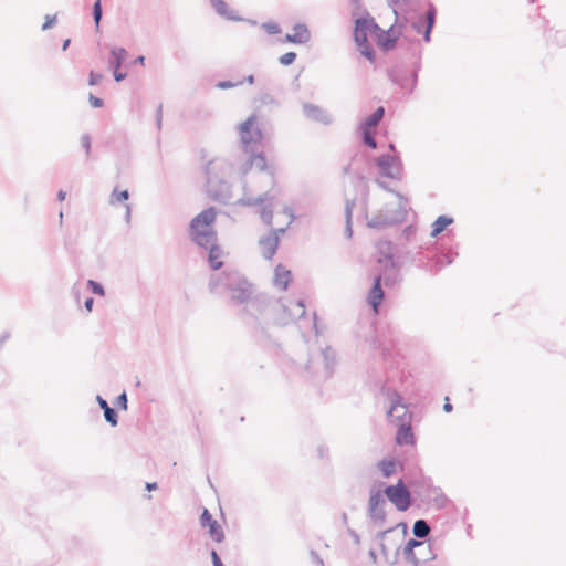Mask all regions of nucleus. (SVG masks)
<instances>
[{
	"instance_id": "nucleus-1",
	"label": "nucleus",
	"mask_w": 566,
	"mask_h": 566,
	"mask_svg": "<svg viewBox=\"0 0 566 566\" xmlns=\"http://www.w3.org/2000/svg\"><path fill=\"white\" fill-rule=\"evenodd\" d=\"M234 166L223 158H216L206 165V186L209 196L219 202L227 203L231 199V186L227 178Z\"/></svg>"
},
{
	"instance_id": "nucleus-2",
	"label": "nucleus",
	"mask_w": 566,
	"mask_h": 566,
	"mask_svg": "<svg viewBox=\"0 0 566 566\" xmlns=\"http://www.w3.org/2000/svg\"><path fill=\"white\" fill-rule=\"evenodd\" d=\"M216 214V209L209 207L198 213L189 226V233L192 241L208 251L213 247H219L217 244V232L212 228Z\"/></svg>"
},
{
	"instance_id": "nucleus-3",
	"label": "nucleus",
	"mask_w": 566,
	"mask_h": 566,
	"mask_svg": "<svg viewBox=\"0 0 566 566\" xmlns=\"http://www.w3.org/2000/svg\"><path fill=\"white\" fill-rule=\"evenodd\" d=\"M209 289L213 293H219L221 289L228 290L231 293V301L237 304L247 305V302L252 298L251 284L238 272L222 273L212 277Z\"/></svg>"
},
{
	"instance_id": "nucleus-4",
	"label": "nucleus",
	"mask_w": 566,
	"mask_h": 566,
	"mask_svg": "<svg viewBox=\"0 0 566 566\" xmlns=\"http://www.w3.org/2000/svg\"><path fill=\"white\" fill-rule=\"evenodd\" d=\"M412 493L423 503H432L436 507L442 509L447 503V496L442 490L432 485L430 478L422 476L409 482Z\"/></svg>"
},
{
	"instance_id": "nucleus-5",
	"label": "nucleus",
	"mask_w": 566,
	"mask_h": 566,
	"mask_svg": "<svg viewBox=\"0 0 566 566\" xmlns=\"http://www.w3.org/2000/svg\"><path fill=\"white\" fill-rule=\"evenodd\" d=\"M240 142L245 153L259 150L263 139L262 130L255 126V116L248 117L239 126Z\"/></svg>"
},
{
	"instance_id": "nucleus-6",
	"label": "nucleus",
	"mask_w": 566,
	"mask_h": 566,
	"mask_svg": "<svg viewBox=\"0 0 566 566\" xmlns=\"http://www.w3.org/2000/svg\"><path fill=\"white\" fill-rule=\"evenodd\" d=\"M384 493L398 511L405 512L411 506V491L401 479L396 485H388Z\"/></svg>"
},
{
	"instance_id": "nucleus-7",
	"label": "nucleus",
	"mask_w": 566,
	"mask_h": 566,
	"mask_svg": "<svg viewBox=\"0 0 566 566\" xmlns=\"http://www.w3.org/2000/svg\"><path fill=\"white\" fill-rule=\"evenodd\" d=\"M376 166L379 168V174L382 177L391 179H400L402 171V164L398 156L382 154L376 159Z\"/></svg>"
},
{
	"instance_id": "nucleus-8",
	"label": "nucleus",
	"mask_w": 566,
	"mask_h": 566,
	"mask_svg": "<svg viewBox=\"0 0 566 566\" xmlns=\"http://www.w3.org/2000/svg\"><path fill=\"white\" fill-rule=\"evenodd\" d=\"M273 306L274 304L265 295H258L247 302L243 311L255 322H259L260 317L268 322V314Z\"/></svg>"
},
{
	"instance_id": "nucleus-9",
	"label": "nucleus",
	"mask_w": 566,
	"mask_h": 566,
	"mask_svg": "<svg viewBox=\"0 0 566 566\" xmlns=\"http://www.w3.org/2000/svg\"><path fill=\"white\" fill-rule=\"evenodd\" d=\"M386 500L380 491L370 493L368 501V515L371 522L377 527H382L386 523Z\"/></svg>"
},
{
	"instance_id": "nucleus-10",
	"label": "nucleus",
	"mask_w": 566,
	"mask_h": 566,
	"mask_svg": "<svg viewBox=\"0 0 566 566\" xmlns=\"http://www.w3.org/2000/svg\"><path fill=\"white\" fill-rule=\"evenodd\" d=\"M405 209H399L394 212H378L374 214L367 222V226L371 229L381 230L384 228L401 223L405 220Z\"/></svg>"
},
{
	"instance_id": "nucleus-11",
	"label": "nucleus",
	"mask_w": 566,
	"mask_h": 566,
	"mask_svg": "<svg viewBox=\"0 0 566 566\" xmlns=\"http://www.w3.org/2000/svg\"><path fill=\"white\" fill-rule=\"evenodd\" d=\"M381 28L376 23L371 17H361L356 19L354 29V40L359 39L360 43H365L368 39V33L377 34Z\"/></svg>"
},
{
	"instance_id": "nucleus-12",
	"label": "nucleus",
	"mask_w": 566,
	"mask_h": 566,
	"mask_svg": "<svg viewBox=\"0 0 566 566\" xmlns=\"http://www.w3.org/2000/svg\"><path fill=\"white\" fill-rule=\"evenodd\" d=\"M403 413L397 416V424L399 426L396 434V443L398 446L415 444V436L409 421L406 419L408 415L407 407L401 408Z\"/></svg>"
},
{
	"instance_id": "nucleus-13",
	"label": "nucleus",
	"mask_w": 566,
	"mask_h": 566,
	"mask_svg": "<svg viewBox=\"0 0 566 566\" xmlns=\"http://www.w3.org/2000/svg\"><path fill=\"white\" fill-rule=\"evenodd\" d=\"M200 524L202 527H209L210 537L217 542L221 543L224 539V532L220 524L212 517L211 513L208 509H203L200 515Z\"/></svg>"
},
{
	"instance_id": "nucleus-14",
	"label": "nucleus",
	"mask_w": 566,
	"mask_h": 566,
	"mask_svg": "<svg viewBox=\"0 0 566 566\" xmlns=\"http://www.w3.org/2000/svg\"><path fill=\"white\" fill-rule=\"evenodd\" d=\"M304 116L313 122L329 125L332 123V118L328 113L318 105L312 103H303L302 105Z\"/></svg>"
},
{
	"instance_id": "nucleus-15",
	"label": "nucleus",
	"mask_w": 566,
	"mask_h": 566,
	"mask_svg": "<svg viewBox=\"0 0 566 566\" xmlns=\"http://www.w3.org/2000/svg\"><path fill=\"white\" fill-rule=\"evenodd\" d=\"M384 297L385 293L381 287V276L377 275L374 277V282L367 297L368 304L376 314L378 313V308Z\"/></svg>"
},
{
	"instance_id": "nucleus-16",
	"label": "nucleus",
	"mask_w": 566,
	"mask_h": 566,
	"mask_svg": "<svg viewBox=\"0 0 566 566\" xmlns=\"http://www.w3.org/2000/svg\"><path fill=\"white\" fill-rule=\"evenodd\" d=\"M293 31L294 33L285 35V42L305 44L311 40V32L305 23H296Z\"/></svg>"
},
{
	"instance_id": "nucleus-17",
	"label": "nucleus",
	"mask_w": 566,
	"mask_h": 566,
	"mask_svg": "<svg viewBox=\"0 0 566 566\" xmlns=\"http://www.w3.org/2000/svg\"><path fill=\"white\" fill-rule=\"evenodd\" d=\"M259 244L262 249V256L265 260H271L279 248V237L269 233L268 235L260 238Z\"/></svg>"
},
{
	"instance_id": "nucleus-18",
	"label": "nucleus",
	"mask_w": 566,
	"mask_h": 566,
	"mask_svg": "<svg viewBox=\"0 0 566 566\" xmlns=\"http://www.w3.org/2000/svg\"><path fill=\"white\" fill-rule=\"evenodd\" d=\"M387 395L390 400V408L387 411V417L391 422H397V416L398 415L401 416L403 413L401 408L406 407V406L401 403L402 397L400 396V394L398 391L389 390Z\"/></svg>"
},
{
	"instance_id": "nucleus-19",
	"label": "nucleus",
	"mask_w": 566,
	"mask_h": 566,
	"mask_svg": "<svg viewBox=\"0 0 566 566\" xmlns=\"http://www.w3.org/2000/svg\"><path fill=\"white\" fill-rule=\"evenodd\" d=\"M252 160H253V167H255L260 172L265 174V176L269 178L270 182H274V171L272 168L268 166L266 158L263 155V153H259V150L254 153H250Z\"/></svg>"
},
{
	"instance_id": "nucleus-20",
	"label": "nucleus",
	"mask_w": 566,
	"mask_h": 566,
	"mask_svg": "<svg viewBox=\"0 0 566 566\" xmlns=\"http://www.w3.org/2000/svg\"><path fill=\"white\" fill-rule=\"evenodd\" d=\"M211 7L214 11L221 15L222 18L230 21H242L243 19L239 17L233 10L228 8V4L223 0H210Z\"/></svg>"
},
{
	"instance_id": "nucleus-21",
	"label": "nucleus",
	"mask_w": 566,
	"mask_h": 566,
	"mask_svg": "<svg viewBox=\"0 0 566 566\" xmlns=\"http://www.w3.org/2000/svg\"><path fill=\"white\" fill-rule=\"evenodd\" d=\"M291 271L286 270L282 264H279L274 270L273 283L280 290L285 291L291 281Z\"/></svg>"
},
{
	"instance_id": "nucleus-22",
	"label": "nucleus",
	"mask_w": 566,
	"mask_h": 566,
	"mask_svg": "<svg viewBox=\"0 0 566 566\" xmlns=\"http://www.w3.org/2000/svg\"><path fill=\"white\" fill-rule=\"evenodd\" d=\"M385 116V107L379 106L375 109L374 113H371L369 116H367L359 125V128L365 129H374L376 128L379 123L382 120Z\"/></svg>"
},
{
	"instance_id": "nucleus-23",
	"label": "nucleus",
	"mask_w": 566,
	"mask_h": 566,
	"mask_svg": "<svg viewBox=\"0 0 566 566\" xmlns=\"http://www.w3.org/2000/svg\"><path fill=\"white\" fill-rule=\"evenodd\" d=\"M436 15H437V10H436L434 6L432 3H430V6L424 14V19H423L426 21L424 31H423V40L426 42H430V40H431V32H432V29L436 23Z\"/></svg>"
},
{
	"instance_id": "nucleus-24",
	"label": "nucleus",
	"mask_w": 566,
	"mask_h": 566,
	"mask_svg": "<svg viewBox=\"0 0 566 566\" xmlns=\"http://www.w3.org/2000/svg\"><path fill=\"white\" fill-rule=\"evenodd\" d=\"M273 200V196H270V193L266 191L256 198L251 197H242L238 200V205L244 206V207H254V206H261L265 202H269Z\"/></svg>"
},
{
	"instance_id": "nucleus-25",
	"label": "nucleus",
	"mask_w": 566,
	"mask_h": 566,
	"mask_svg": "<svg viewBox=\"0 0 566 566\" xmlns=\"http://www.w3.org/2000/svg\"><path fill=\"white\" fill-rule=\"evenodd\" d=\"M128 52L124 48H113L111 50L109 66L112 69H119L126 60Z\"/></svg>"
},
{
	"instance_id": "nucleus-26",
	"label": "nucleus",
	"mask_w": 566,
	"mask_h": 566,
	"mask_svg": "<svg viewBox=\"0 0 566 566\" xmlns=\"http://www.w3.org/2000/svg\"><path fill=\"white\" fill-rule=\"evenodd\" d=\"M453 218L448 216H439L432 223L431 237H438L448 226L453 223Z\"/></svg>"
},
{
	"instance_id": "nucleus-27",
	"label": "nucleus",
	"mask_w": 566,
	"mask_h": 566,
	"mask_svg": "<svg viewBox=\"0 0 566 566\" xmlns=\"http://www.w3.org/2000/svg\"><path fill=\"white\" fill-rule=\"evenodd\" d=\"M388 77L394 84L399 85L401 88L407 87L408 77L405 71L391 69L388 71Z\"/></svg>"
},
{
	"instance_id": "nucleus-28",
	"label": "nucleus",
	"mask_w": 566,
	"mask_h": 566,
	"mask_svg": "<svg viewBox=\"0 0 566 566\" xmlns=\"http://www.w3.org/2000/svg\"><path fill=\"white\" fill-rule=\"evenodd\" d=\"M355 206L354 200H346L345 203V219H346V226H345V235L346 238H352L353 235V228H352V218H353V209Z\"/></svg>"
},
{
	"instance_id": "nucleus-29",
	"label": "nucleus",
	"mask_w": 566,
	"mask_h": 566,
	"mask_svg": "<svg viewBox=\"0 0 566 566\" xmlns=\"http://www.w3.org/2000/svg\"><path fill=\"white\" fill-rule=\"evenodd\" d=\"M412 533L417 538H426L430 534V525L426 520H417L412 526Z\"/></svg>"
},
{
	"instance_id": "nucleus-30",
	"label": "nucleus",
	"mask_w": 566,
	"mask_h": 566,
	"mask_svg": "<svg viewBox=\"0 0 566 566\" xmlns=\"http://www.w3.org/2000/svg\"><path fill=\"white\" fill-rule=\"evenodd\" d=\"M397 43V38L390 36L388 32H385L382 29L378 33V45L384 51H389L395 48Z\"/></svg>"
},
{
	"instance_id": "nucleus-31",
	"label": "nucleus",
	"mask_w": 566,
	"mask_h": 566,
	"mask_svg": "<svg viewBox=\"0 0 566 566\" xmlns=\"http://www.w3.org/2000/svg\"><path fill=\"white\" fill-rule=\"evenodd\" d=\"M355 43L358 46L361 55H364L369 61L375 60V50L373 45L369 43L368 39H366L365 43H360L359 39H355Z\"/></svg>"
},
{
	"instance_id": "nucleus-32",
	"label": "nucleus",
	"mask_w": 566,
	"mask_h": 566,
	"mask_svg": "<svg viewBox=\"0 0 566 566\" xmlns=\"http://www.w3.org/2000/svg\"><path fill=\"white\" fill-rule=\"evenodd\" d=\"M378 468L385 478L391 476L396 471V461L384 459L378 462Z\"/></svg>"
},
{
	"instance_id": "nucleus-33",
	"label": "nucleus",
	"mask_w": 566,
	"mask_h": 566,
	"mask_svg": "<svg viewBox=\"0 0 566 566\" xmlns=\"http://www.w3.org/2000/svg\"><path fill=\"white\" fill-rule=\"evenodd\" d=\"M260 217H261V220L269 227L272 226V222H273V209H272V205L271 203H263L261 205V210H260Z\"/></svg>"
},
{
	"instance_id": "nucleus-34",
	"label": "nucleus",
	"mask_w": 566,
	"mask_h": 566,
	"mask_svg": "<svg viewBox=\"0 0 566 566\" xmlns=\"http://www.w3.org/2000/svg\"><path fill=\"white\" fill-rule=\"evenodd\" d=\"M220 254L221 250L219 247H213L210 249L208 260L212 270H219L222 266L223 263L218 261Z\"/></svg>"
},
{
	"instance_id": "nucleus-35",
	"label": "nucleus",
	"mask_w": 566,
	"mask_h": 566,
	"mask_svg": "<svg viewBox=\"0 0 566 566\" xmlns=\"http://www.w3.org/2000/svg\"><path fill=\"white\" fill-rule=\"evenodd\" d=\"M361 134V140L365 146L375 149L377 148V142L374 137L371 129L359 128Z\"/></svg>"
},
{
	"instance_id": "nucleus-36",
	"label": "nucleus",
	"mask_w": 566,
	"mask_h": 566,
	"mask_svg": "<svg viewBox=\"0 0 566 566\" xmlns=\"http://www.w3.org/2000/svg\"><path fill=\"white\" fill-rule=\"evenodd\" d=\"M92 15L95 23L96 31L99 30V23L103 17L102 1L96 0L92 8Z\"/></svg>"
},
{
	"instance_id": "nucleus-37",
	"label": "nucleus",
	"mask_w": 566,
	"mask_h": 566,
	"mask_svg": "<svg viewBox=\"0 0 566 566\" xmlns=\"http://www.w3.org/2000/svg\"><path fill=\"white\" fill-rule=\"evenodd\" d=\"M129 198V192L127 189L125 190H118L117 188H114V190L111 193L109 197V203L114 205L115 202H122L126 201Z\"/></svg>"
},
{
	"instance_id": "nucleus-38",
	"label": "nucleus",
	"mask_w": 566,
	"mask_h": 566,
	"mask_svg": "<svg viewBox=\"0 0 566 566\" xmlns=\"http://www.w3.org/2000/svg\"><path fill=\"white\" fill-rule=\"evenodd\" d=\"M322 356L325 361L326 371L329 375L332 373V368L334 365V358H335L334 352L332 350L331 347H326L325 349L322 350Z\"/></svg>"
},
{
	"instance_id": "nucleus-39",
	"label": "nucleus",
	"mask_w": 566,
	"mask_h": 566,
	"mask_svg": "<svg viewBox=\"0 0 566 566\" xmlns=\"http://www.w3.org/2000/svg\"><path fill=\"white\" fill-rule=\"evenodd\" d=\"M402 555H403V558L408 563H411L413 566H418L421 563V559L418 557V554L415 552V549H410L405 546Z\"/></svg>"
},
{
	"instance_id": "nucleus-40",
	"label": "nucleus",
	"mask_w": 566,
	"mask_h": 566,
	"mask_svg": "<svg viewBox=\"0 0 566 566\" xmlns=\"http://www.w3.org/2000/svg\"><path fill=\"white\" fill-rule=\"evenodd\" d=\"M103 412L106 422H108L112 427H116L118 424V415L114 408H105Z\"/></svg>"
},
{
	"instance_id": "nucleus-41",
	"label": "nucleus",
	"mask_w": 566,
	"mask_h": 566,
	"mask_svg": "<svg viewBox=\"0 0 566 566\" xmlns=\"http://www.w3.org/2000/svg\"><path fill=\"white\" fill-rule=\"evenodd\" d=\"M453 262V256L451 252L442 253L437 262H436V272L439 271L442 266L449 265Z\"/></svg>"
},
{
	"instance_id": "nucleus-42",
	"label": "nucleus",
	"mask_w": 566,
	"mask_h": 566,
	"mask_svg": "<svg viewBox=\"0 0 566 566\" xmlns=\"http://www.w3.org/2000/svg\"><path fill=\"white\" fill-rule=\"evenodd\" d=\"M87 286L92 291L93 294L98 295V296L105 295V290L99 282H96L94 280H88Z\"/></svg>"
},
{
	"instance_id": "nucleus-43",
	"label": "nucleus",
	"mask_w": 566,
	"mask_h": 566,
	"mask_svg": "<svg viewBox=\"0 0 566 566\" xmlns=\"http://www.w3.org/2000/svg\"><path fill=\"white\" fill-rule=\"evenodd\" d=\"M405 546L410 549L419 548V553H421V551L429 548V545L426 546L424 542L419 541L417 538H410Z\"/></svg>"
},
{
	"instance_id": "nucleus-44",
	"label": "nucleus",
	"mask_w": 566,
	"mask_h": 566,
	"mask_svg": "<svg viewBox=\"0 0 566 566\" xmlns=\"http://www.w3.org/2000/svg\"><path fill=\"white\" fill-rule=\"evenodd\" d=\"M259 102L261 105H277L276 98L270 93H261L259 96Z\"/></svg>"
},
{
	"instance_id": "nucleus-45",
	"label": "nucleus",
	"mask_w": 566,
	"mask_h": 566,
	"mask_svg": "<svg viewBox=\"0 0 566 566\" xmlns=\"http://www.w3.org/2000/svg\"><path fill=\"white\" fill-rule=\"evenodd\" d=\"M253 168V160L251 154L245 159V161L240 166L239 172L242 177H244L251 169Z\"/></svg>"
},
{
	"instance_id": "nucleus-46",
	"label": "nucleus",
	"mask_w": 566,
	"mask_h": 566,
	"mask_svg": "<svg viewBox=\"0 0 566 566\" xmlns=\"http://www.w3.org/2000/svg\"><path fill=\"white\" fill-rule=\"evenodd\" d=\"M262 28L269 33V34H279L281 32V28L277 23L274 22H264L262 24Z\"/></svg>"
},
{
	"instance_id": "nucleus-47",
	"label": "nucleus",
	"mask_w": 566,
	"mask_h": 566,
	"mask_svg": "<svg viewBox=\"0 0 566 566\" xmlns=\"http://www.w3.org/2000/svg\"><path fill=\"white\" fill-rule=\"evenodd\" d=\"M296 60L295 52H287L280 56L279 61L282 65H291Z\"/></svg>"
},
{
	"instance_id": "nucleus-48",
	"label": "nucleus",
	"mask_w": 566,
	"mask_h": 566,
	"mask_svg": "<svg viewBox=\"0 0 566 566\" xmlns=\"http://www.w3.org/2000/svg\"><path fill=\"white\" fill-rule=\"evenodd\" d=\"M242 83H243L242 81H239V82L219 81L216 86L220 90H228V88L235 87Z\"/></svg>"
},
{
	"instance_id": "nucleus-49",
	"label": "nucleus",
	"mask_w": 566,
	"mask_h": 566,
	"mask_svg": "<svg viewBox=\"0 0 566 566\" xmlns=\"http://www.w3.org/2000/svg\"><path fill=\"white\" fill-rule=\"evenodd\" d=\"M81 144L85 150L86 156L88 157L91 154V136L88 134H84L81 137Z\"/></svg>"
},
{
	"instance_id": "nucleus-50",
	"label": "nucleus",
	"mask_w": 566,
	"mask_h": 566,
	"mask_svg": "<svg viewBox=\"0 0 566 566\" xmlns=\"http://www.w3.org/2000/svg\"><path fill=\"white\" fill-rule=\"evenodd\" d=\"M127 395L125 391H123L116 399V406L123 410H127Z\"/></svg>"
},
{
	"instance_id": "nucleus-51",
	"label": "nucleus",
	"mask_w": 566,
	"mask_h": 566,
	"mask_svg": "<svg viewBox=\"0 0 566 566\" xmlns=\"http://www.w3.org/2000/svg\"><path fill=\"white\" fill-rule=\"evenodd\" d=\"M103 78V75L101 73H96L94 71H91L90 72V75H88V84L90 85H97Z\"/></svg>"
},
{
	"instance_id": "nucleus-52",
	"label": "nucleus",
	"mask_w": 566,
	"mask_h": 566,
	"mask_svg": "<svg viewBox=\"0 0 566 566\" xmlns=\"http://www.w3.org/2000/svg\"><path fill=\"white\" fill-rule=\"evenodd\" d=\"M56 22V17L55 15H45V21L42 25V31H46L49 29H51Z\"/></svg>"
},
{
	"instance_id": "nucleus-53",
	"label": "nucleus",
	"mask_w": 566,
	"mask_h": 566,
	"mask_svg": "<svg viewBox=\"0 0 566 566\" xmlns=\"http://www.w3.org/2000/svg\"><path fill=\"white\" fill-rule=\"evenodd\" d=\"M88 102L91 106L95 108L102 107L104 105L103 99L93 95L92 93L88 95Z\"/></svg>"
},
{
	"instance_id": "nucleus-54",
	"label": "nucleus",
	"mask_w": 566,
	"mask_h": 566,
	"mask_svg": "<svg viewBox=\"0 0 566 566\" xmlns=\"http://www.w3.org/2000/svg\"><path fill=\"white\" fill-rule=\"evenodd\" d=\"M426 24V21L421 18L417 21H413L411 23V27L412 29L417 32V33H422L423 34V31H424V28L423 25Z\"/></svg>"
},
{
	"instance_id": "nucleus-55",
	"label": "nucleus",
	"mask_w": 566,
	"mask_h": 566,
	"mask_svg": "<svg viewBox=\"0 0 566 566\" xmlns=\"http://www.w3.org/2000/svg\"><path fill=\"white\" fill-rule=\"evenodd\" d=\"M211 560H212L213 566H224V564L222 563V560L216 549L211 551Z\"/></svg>"
},
{
	"instance_id": "nucleus-56",
	"label": "nucleus",
	"mask_w": 566,
	"mask_h": 566,
	"mask_svg": "<svg viewBox=\"0 0 566 566\" xmlns=\"http://www.w3.org/2000/svg\"><path fill=\"white\" fill-rule=\"evenodd\" d=\"M163 124V105L160 104L156 109V125L160 129Z\"/></svg>"
},
{
	"instance_id": "nucleus-57",
	"label": "nucleus",
	"mask_w": 566,
	"mask_h": 566,
	"mask_svg": "<svg viewBox=\"0 0 566 566\" xmlns=\"http://www.w3.org/2000/svg\"><path fill=\"white\" fill-rule=\"evenodd\" d=\"M113 76L116 82H122L126 78L127 74L125 72H120L119 69H113Z\"/></svg>"
},
{
	"instance_id": "nucleus-58",
	"label": "nucleus",
	"mask_w": 566,
	"mask_h": 566,
	"mask_svg": "<svg viewBox=\"0 0 566 566\" xmlns=\"http://www.w3.org/2000/svg\"><path fill=\"white\" fill-rule=\"evenodd\" d=\"M409 0H389L390 6L394 7V12L397 15L396 7L406 6Z\"/></svg>"
},
{
	"instance_id": "nucleus-59",
	"label": "nucleus",
	"mask_w": 566,
	"mask_h": 566,
	"mask_svg": "<svg viewBox=\"0 0 566 566\" xmlns=\"http://www.w3.org/2000/svg\"><path fill=\"white\" fill-rule=\"evenodd\" d=\"M289 227H290V224L287 223L286 227H282V228H277V229L271 228L270 234H275L280 238L281 234H284L286 232Z\"/></svg>"
},
{
	"instance_id": "nucleus-60",
	"label": "nucleus",
	"mask_w": 566,
	"mask_h": 566,
	"mask_svg": "<svg viewBox=\"0 0 566 566\" xmlns=\"http://www.w3.org/2000/svg\"><path fill=\"white\" fill-rule=\"evenodd\" d=\"M283 213L289 216L290 218V221H289V224H291L294 220H295V214L293 212V209L290 208V207H284L283 208Z\"/></svg>"
},
{
	"instance_id": "nucleus-61",
	"label": "nucleus",
	"mask_w": 566,
	"mask_h": 566,
	"mask_svg": "<svg viewBox=\"0 0 566 566\" xmlns=\"http://www.w3.org/2000/svg\"><path fill=\"white\" fill-rule=\"evenodd\" d=\"M96 401L103 411L109 407L108 402L99 395L96 396Z\"/></svg>"
},
{
	"instance_id": "nucleus-62",
	"label": "nucleus",
	"mask_w": 566,
	"mask_h": 566,
	"mask_svg": "<svg viewBox=\"0 0 566 566\" xmlns=\"http://www.w3.org/2000/svg\"><path fill=\"white\" fill-rule=\"evenodd\" d=\"M418 83V73L417 71H413L411 74V86L409 88V93L413 92Z\"/></svg>"
},
{
	"instance_id": "nucleus-63",
	"label": "nucleus",
	"mask_w": 566,
	"mask_h": 566,
	"mask_svg": "<svg viewBox=\"0 0 566 566\" xmlns=\"http://www.w3.org/2000/svg\"><path fill=\"white\" fill-rule=\"evenodd\" d=\"M348 534L350 535V537L353 538L354 543L356 545H359L360 543V537L359 535L356 533V531H354L353 528H348L347 530Z\"/></svg>"
},
{
	"instance_id": "nucleus-64",
	"label": "nucleus",
	"mask_w": 566,
	"mask_h": 566,
	"mask_svg": "<svg viewBox=\"0 0 566 566\" xmlns=\"http://www.w3.org/2000/svg\"><path fill=\"white\" fill-rule=\"evenodd\" d=\"M93 305H94V298L93 297H87L84 302V307L87 312H92L93 310Z\"/></svg>"
}]
</instances>
